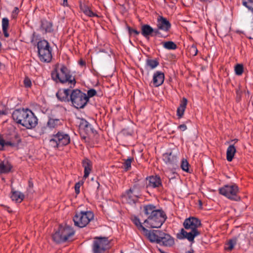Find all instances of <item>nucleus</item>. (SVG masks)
<instances>
[{
    "mask_svg": "<svg viewBox=\"0 0 253 253\" xmlns=\"http://www.w3.org/2000/svg\"><path fill=\"white\" fill-rule=\"evenodd\" d=\"M143 211L147 217L143 223L148 228H160L167 218L165 211L162 209H157L153 204L143 205Z\"/></svg>",
    "mask_w": 253,
    "mask_h": 253,
    "instance_id": "1",
    "label": "nucleus"
},
{
    "mask_svg": "<svg viewBox=\"0 0 253 253\" xmlns=\"http://www.w3.org/2000/svg\"><path fill=\"white\" fill-rule=\"evenodd\" d=\"M12 118L17 124L29 129L35 128L38 123L37 117L29 108L15 109L12 114Z\"/></svg>",
    "mask_w": 253,
    "mask_h": 253,
    "instance_id": "2",
    "label": "nucleus"
},
{
    "mask_svg": "<svg viewBox=\"0 0 253 253\" xmlns=\"http://www.w3.org/2000/svg\"><path fill=\"white\" fill-rule=\"evenodd\" d=\"M51 77L57 83L64 84L68 83L71 88H74L76 84L75 77L72 76L71 71L64 64H56L51 73Z\"/></svg>",
    "mask_w": 253,
    "mask_h": 253,
    "instance_id": "3",
    "label": "nucleus"
},
{
    "mask_svg": "<svg viewBox=\"0 0 253 253\" xmlns=\"http://www.w3.org/2000/svg\"><path fill=\"white\" fill-rule=\"evenodd\" d=\"M31 43L35 45L37 43L38 53L39 59L41 62L49 63L52 59V48L49 42L45 40H41L37 42L36 39V33L34 32L31 38Z\"/></svg>",
    "mask_w": 253,
    "mask_h": 253,
    "instance_id": "4",
    "label": "nucleus"
},
{
    "mask_svg": "<svg viewBox=\"0 0 253 253\" xmlns=\"http://www.w3.org/2000/svg\"><path fill=\"white\" fill-rule=\"evenodd\" d=\"M71 141L69 134L63 130L55 131L50 136L49 145L55 149H59L69 145Z\"/></svg>",
    "mask_w": 253,
    "mask_h": 253,
    "instance_id": "5",
    "label": "nucleus"
},
{
    "mask_svg": "<svg viewBox=\"0 0 253 253\" xmlns=\"http://www.w3.org/2000/svg\"><path fill=\"white\" fill-rule=\"evenodd\" d=\"M94 216L93 212L90 211H76L73 219L75 226L83 228L93 219Z\"/></svg>",
    "mask_w": 253,
    "mask_h": 253,
    "instance_id": "6",
    "label": "nucleus"
},
{
    "mask_svg": "<svg viewBox=\"0 0 253 253\" xmlns=\"http://www.w3.org/2000/svg\"><path fill=\"white\" fill-rule=\"evenodd\" d=\"M86 94L79 89H73L70 98L73 106L77 109L84 108L87 103Z\"/></svg>",
    "mask_w": 253,
    "mask_h": 253,
    "instance_id": "7",
    "label": "nucleus"
},
{
    "mask_svg": "<svg viewBox=\"0 0 253 253\" xmlns=\"http://www.w3.org/2000/svg\"><path fill=\"white\" fill-rule=\"evenodd\" d=\"M218 191L219 194L225 196L231 200L234 201H239L241 200L240 197L238 195L239 187L236 184L233 183L225 185L219 188Z\"/></svg>",
    "mask_w": 253,
    "mask_h": 253,
    "instance_id": "8",
    "label": "nucleus"
},
{
    "mask_svg": "<svg viewBox=\"0 0 253 253\" xmlns=\"http://www.w3.org/2000/svg\"><path fill=\"white\" fill-rule=\"evenodd\" d=\"M109 243L107 237H95L91 246L92 253H105L108 248Z\"/></svg>",
    "mask_w": 253,
    "mask_h": 253,
    "instance_id": "9",
    "label": "nucleus"
},
{
    "mask_svg": "<svg viewBox=\"0 0 253 253\" xmlns=\"http://www.w3.org/2000/svg\"><path fill=\"white\" fill-rule=\"evenodd\" d=\"M72 88L70 86L67 88H60L56 93V96L58 100L61 102H70L71 94Z\"/></svg>",
    "mask_w": 253,
    "mask_h": 253,
    "instance_id": "10",
    "label": "nucleus"
},
{
    "mask_svg": "<svg viewBox=\"0 0 253 253\" xmlns=\"http://www.w3.org/2000/svg\"><path fill=\"white\" fill-rule=\"evenodd\" d=\"M162 232V231L159 230H148L147 229V231H144L143 234L147 237L151 243H157L158 244L160 243Z\"/></svg>",
    "mask_w": 253,
    "mask_h": 253,
    "instance_id": "11",
    "label": "nucleus"
},
{
    "mask_svg": "<svg viewBox=\"0 0 253 253\" xmlns=\"http://www.w3.org/2000/svg\"><path fill=\"white\" fill-rule=\"evenodd\" d=\"M163 160L167 165L174 166L176 164L177 158L176 150L169 151L163 155Z\"/></svg>",
    "mask_w": 253,
    "mask_h": 253,
    "instance_id": "12",
    "label": "nucleus"
},
{
    "mask_svg": "<svg viewBox=\"0 0 253 253\" xmlns=\"http://www.w3.org/2000/svg\"><path fill=\"white\" fill-rule=\"evenodd\" d=\"M58 228L60 231L61 234H62L63 236L66 237L67 242H70L72 241V238L75 235V231L73 228L72 227L65 225H59Z\"/></svg>",
    "mask_w": 253,
    "mask_h": 253,
    "instance_id": "13",
    "label": "nucleus"
},
{
    "mask_svg": "<svg viewBox=\"0 0 253 253\" xmlns=\"http://www.w3.org/2000/svg\"><path fill=\"white\" fill-rule=\"evenodd\" d=\"M122 197L126 200V203L130 205L135 204L140 198L138 196L134 194L131 190L129 189L122 194Z\"/></svg>",
    "mask_w": 253,
    "mask_h": 253,
    "instance_id": "14",
    "label": "nucleus"
},
{
    "mask_svg": "<svg viewBox=\"0 0 253 253\" xmlns=\"http://www.w3.org/2000/svg\"><path fill=\"white\" fill-rule=\"evenodd\" d=\"M148 180V184L147 187H151L153 188H163L162 180L160 176L158 175L150 176L146 178Z\"/></svg>",
    "mask_w": 253,
    "mask_h": 253,
    "instance_id": "15",
    "label": "nucleus"
},
{
    "mask_svg": "<svg viewBox=\"0 0 253 253\" xmlns=\"http://www.w3.org/2000/svg\"><path fill=\"white\" fill-rule=\"evenodd\" d=\"M157 27L159 29L163 30L165 32H168L171 27L170 23L167 19V18L159 16L157 19Z\"/></svg>",
    "mask_w": 253,
    "mask_h": 253,
    "instance_id": "16",
    "label": "nucleus"
},
{
    "mask_svg": "<svg viewBox=\"0 0 253 253\" xmlns=\"http://www.w3.org/2000/svg\"><path fill=\"white\" fill-rule=\"evenodd\" d=\"M15 138L18 139V142H12L11 141H5L0 135V150H3L4 147L5 146H10L11 147L15 148L16 149H18V143L20 142V140L17 134H16Z\"/></svg>",
    "mask_w": 253,
    "mask_h": 253,
    "instance_id": "17",
    "label": "nucleus"
},
{
    "mask_svg": "<svg viewBox=\"0 0 253 253\" xmlns=\"http://www.w3.org/2000/svg\"><path fill=\"white\" fill-rule=\"evenodd\" d=\"M160 245L165 246H171L174 244L173 239L168 234H166L162 231L161 236L160 239Z\"/></svg>",
    "mask_w": 253,
    "mask_h": 253,
    "instance_id": "18",
    "label": "nucleus"
},
{
    "mask_svg": "<svg viewBox=\"0 0 253 253\" xmlns=\"http://www.w3.org/2000/svg\"><path fill=\"white\" fill-rule=\"evenodd\" d=\"M141 34L147 41H149L150 37H153V28L148 24L142 25Z\"/></svg>",
    "mask_w": 253,
    "mask_h": 253,
    "instance_id": "19",
    "label": "nucleus"
},
{
    "mask_svg": "<svg viewBox=\"0 0 253 253\" xmlns=\"http://www.w3.org/2000/svg\"><path fill=\"white\" fill-rule=\"evenodd\" d=\"M82 164L84 168V178H86L92 170V162L88 158H85L82 160Z\"/></svg>",
    "mask_w": 253,
    "mask_h": 253,
    "instance_id": "20",
    "label": "nucleus"
},
{
    "mask_svg": "<svg viewBox=\"0 0 253 253\" xmlns=\"http://www.w3.org/2000/svg\"><path fill=\"white\" fill-rule=\"evenodd\" d=\"M165 80L164 73L161 71H156L153 77V83L155 86L158 87L163 84Z\"/></svg>",
    "mask_w": 253,
    "mask_h": 253,
    "instance_id": "21",
    "label": "nucleus"
},
{
    "mask_svg": "<svg viewBox=\"0 0 253 253\" xmlns=\"http://www.w3.org/2000/svg\"><path fill=\"white\" fill-rule=\"evenodd\" d=\"M202 226L201 220L196 217L191 216V231L201 233V231L199 230Z\"/></svg>",
    "mask_w": 253,
    "mask_h": 253,
    "instance_id": "22",
    "label": "nucleus"
},
{
    "mask_svg": "<svg viewBox=\"0 0 253 253\" xmlns=\"http://www.w3.org/2000/svg\"><path fill=\"white\" fill-rule=\"evenodd\" d=\"M52 239L53 241L56 244H60L67 242L66 237L63 236L59 228L52 234Z\"/></svg>",
    "mask_w": 253,
    "mask_h": 253,
    "instance_id": "23",
    "label": "nucleus"
},
{
    "mask_svg": "<svg viewBox=\"0 0 253 253\" xmlns=\"http://www.w3.org/2000/svg\"><path fill=\"white\" fill-rule=\"evenodd\" d=\"M80 128L84 130L85 131L90 130L92 133L97 134L96 130H94L91 127V125L85 119H81L79 124Z\"/></svg>",
    "mask_w": 253,
    "mask_h": 253,
    "instance_id": "24",
    "label": "nucleus"
},
{
    "mask_svg": "<svg viewBox=\"0 0 253 253\" xmlns=\"http://www.w3.org/2000/svg\"><path fill=\"white\" fill-rule=\"evenodd\" d=\"M187 100L184 97L181 100L179 106L176 111V115L178 119H180L183 117L187 104Z\"/></svg>",
    "mask_w": 253,
    "mask_h": 253,
    "instance_id": "25",
    "label": "nucleus"
},
{
    "mask_svg": "<svg viewBox=\"0 0 253 253\" xmlns=\"http://www.w3.org/2000/svg\"><path fill=\"white\" fill-rule=\"evenodd\" d=\"M52 23L46 20H41V29L45 33H51L53 31Z\"/></svg>",
    "mask_w": 253,
    "mask_h": 253,
    "instance_id": "26",
    "label": "nucleus"
},
{
    "mask_svg": "<svg viewBox=\"0 0 253 253\" xmlns=\"http://www.w3.org/2000/svg\"><path fill=\"white\" fill-rule=\"evenodd\" d=\"M62 125V121L58 119L49 118L46 126L49 128H56L58 126Z\"/></svg>",
    "mask_w": 253,
    "mask_h": 253,
    "instance_id": "27",
    "label": "nucleus"
},
{
    "mask_svg": "<svg viewBox=\"0 0 253 253\" xmlns=\"http://www.w3.org/2000/svg\"><path fill=\"white\" fill-rule=\"evenodd\" d=\"M12 168V166L8 162L4 163L3 161H0V174L9 173Z\"/></svg>",
    "mask_w": 253,
    "mask_h": 253,
    "instance_id": "28",
    "label": "nucleus"
},
{
    "mask_svg": "<svg viewBox=\"0 0 253 253\" xmlns=\"http://www.w3.org/2000/svg\"><path fill=\"white\" fill-rule=\"evenodd\" d=\"M80 7L85 15L89 17H98V15L94 13L87 5L80 4Z\"/></svg>",
    "mask_w": 253,
    "mask_h": 253,
    "instance_id": "29",
    "label": "nucleus"
},
{
    "mask_svg": "<svg viewBox=\"0 0 253 253\" xmlns=\"http://www.w3.org/2000/svg\"><path fill=\"white\" fill-rule=\"evenodd\" d=\"M24 195L19 191H12L10 198L12 200L15 201L16 203H20L24 200Z\"/></svg>",
    "mask_w": 253,
    "mask_h": 253,
    "instance_id": "30",
    "label": "nucleus"
},
{
    "mask_svg": "<svg viewBox=\"0 0 253 253\" xmlns=\"http://www.w3.org/2000/svg\"><path fill=\"white\" fill-rule=\"evenodd\" d=\"M236 152V148L234 145H230L227 149L226 159L228 162H231Z\"/></svg>",
    "mask_w": 253,
    "mask_h": 253,
    "instance_id": "31",
    "label": "nucleus"
},
{
    "mask_svg": "<svg viewBox=\"0 0 253 253\" xmlns=\"http://www.w3.org/2000/svg\"><path fill=\"white\" fill-rule=\"evenodd\" d=\"M9 27V20L7 18L4 17L2 19V29L4 36L6 38L9 37L8 29Z\"/></svg>",
    "mask_w": 253,
    "mask_h": 253,
    "instance_id": "32",
    "label": "nucleus"
},
{
    "mask_svg": "<svg viewBox=\"0 0 253 253\" xmlns=\"http://www.w3.org/2000/svg\"><path fill=\"white\" fill-rule=\"evenodd\" d=\"M131 220L132 222L137 227V229L143 232L147 231V229L142 225V223L140 222V219L137 216H135L132 218Z\"/></svg>",
    "mask_w": 253,
    "mask_h": 253,
    "instance_id": "33",
    "label": "nucleus"
},
{
    "mask_svg": "<svg viewBox=\"0 0 253 253\" xmlns=\"http://www.w3.org/2000/svg\"><path fill=\"white\" fill-rule=\"evenodd\" d=\"M176 238L179 240L187 239L190 241V232H187L184 229L181 228L180 232L177 233Z\"/></svg>",
    "mask_w": 253,
    "mask_h": 253,
    "instance_id": "34",
    "label": "nucleus"
},
{
    "mask_svg": "<svg viewBox=\"0 0 253 253\" xmlns=\"http://www.w3.org/2000/svg\"><path fill=\"white\" fill-rule=\"evenodd\" d=\"M142 189V187L139 183H135L133 184L132 187H130L129 190H131V191L134 193V194L138 196L140 198L141 194V191Z\"/></svg>",
    "mask_w": 253,
    "mask_h": 253,
    "instance_id": "35",
    "label": "nucleus"
},
{
    "mask_svg": "<svg viewBox=\"0 0 253 253\" xmlns=\"http://www.w3.org/2000/svg\"><path fill=\"white\" fill-rule=\"evenodd\" d=\"M159 65V62L157 59H147L146 61V66L149 67L150 69H154Z\"/></svg>",
    "mask_w": 253,
    "mask_h": 253,
    "instance_id": "36",
    "label": "nucleus"
},
{
    "mask_svg": "<svg viewBox=\"0 0 253 253\" xmlns=\"http://www.w3.org/2000/svg\"><path fill=\"white\" fill-rule=\"evenodd\" d=\"M237 241V237H234L231 239H230L226 244L227 247H225V249L229 251H232L233 249L234 246L236 244Z\"/></svg>",
    "mask_w": 253,
    "mask_h": 253,
    "instance_id": "37",
    "label": "nucleus"
},
{
    "mask_svg": "<svg viewBox=\"0 0 253 253\" xmlns=\"http://www.w3.org/2000/svg\"><path fill=\"white\" fill-rule=\"evenodd\" d=\"M126 29H127L129 37H136L140 34V32L136 29H134L129 26L127 24L126 25Z\"/></svg>",
    "mask_w": 253,
    "mask_h": 253,
    "instance_id": "38",
    "label": "nucleus"
},
{
    "mask_svg": "<svg viewBox=\"0 0 253 253\" xmlns=\"http://www.w3.org/2000/svg\"><path fill=\"white\" fill-rule=\"evenodd\" d=\"M134 160L133 157L128 158V159L125 160V162L123 163V168L126 170H129L131 168V164L132 162Z\"/></svg>",
    "mask_w": 253,
    "mask_h": 253,
    "instance_id": "39",
    "label": "nucleus"
},
{
    "mask_svg": "<svg viewBox=\"0 0 253 253\" xmlns=\"http://www.w3.org/2000/svg\"><path fill=\"white\" fill-rule=\"evenodd\" d=\"M164 47L168 49H175L177 47L176 44L172 41L165 42L163 44Z\"/></svg>",
    "mask_w": 253,
    "mask_h": 253,
    "instance_id": "40",
    "label": "nucleus"
},
{
    "mask_svg": "<svg viewBox=\"0 0 253 253\" xmlns=\"http://www.w3.org/2000/svg\"><path fill=\"white\" fill-rule=\"evenodd\" d=\"M189 163L186 159L183 158L181 161L180 167L182 169L186 172L189 171Z\"/></svg>",
    "mask_w": 253,
    "mask_h": 253,
    "instance_id": "41",
    "label": "nucleus"
},
{
    "mask_svg": "<svg viewBox=\"0 0 253 253\" xmlns=\"http://www.w3.org/2000/svg\"><path fill=\"white\" fill-rule=\"evenodd\" d=\"M244 72V66L242 64H237L235 66V72L238 76L241 75Z\"/></svg>",
    "mask_w": 253,
    "mask_h": 253,
    "instance_id": "42",
    "label": "nucleus"
},
{
    "mask_svg": "<svg viewBox=\"0 0 253 253\" xmlns=\"http://www.w3.org/2000/svg\"><path fill=\"white\" fill-rule=\"evenodd\" d=\"M97 94V92L95 89L94 88H91L87 90L86 97L87 100V102L89 101V98L95 96Z\"/></svg>",
    "mask_w": 253,
    "mask_h": 253,
    "instance_id": "43",
    "label": "nucleus"
},
{
    "mask_svg": "<svg viewBox=\"0 0 253 253\" xmlns=\"http://www.w3.org/2000/svg\"><path fill=\"white\" fill-rule=\"evenodd\" d=\"M13 134L12 135L11 137H10V139L9 140H7V141H11V142H18V139H16L15 138V136L16 135V134H17L19 136V138L20 140V142L18 143V146H19V144L21 143L22 142V139L21 138V137L19 135V134H18L17 132H14L13 133Z\"/></svg>",
    "mask_w": 253,
    "mask_h": 253,
    "instance_id": "44",
    "label": "nucleus"
},
{
    "mask_svg": "<svg viewBox=\"0 0 253 253\" xmlns=\"http://www.w3.org/2000/svg\"><path fill=\"white\" fill-rule=\"evenodd\" d=\"M198 50L196 45L193 44L191 46V55H192L193 56H196L198 54Z\"/></svg>",
    "mask_w": 253,
    "mask_h": 253,
    "instance_id": "45",
    "label": "nucleus"
},
{
    "mask_svg": "<svg viewBox=\"0 0 253 253\" xmlns=\"http://www.w3.org/2000/svg\"><path fill=\"white\" fill-rule=\"evenodd\" d=\"M201 233H198L196 232H192L191 231V245L194 242V239L195 237L200 235Z\"/></svg>",
    "mask_w": 253,
    "mask_h": 253,
    "instance_id": "46",
    "label": "nucleus"
},
{
    "mask_svg": "<svg viewBox=\"0 0 253 253\" xmlns=\"http://www.w3.org/2000/svg\"><path fill=\"white\" fill-rule=\"evenodd\" d=\"M24 84L25 87H30L32 86V82L30 79L26 77L24 80Z\"/></svg>",
    "mask_w": 253,
    "mask_h": 253,
    "instance_id": "47",
    "label": "nucleus"
},
{
    "mask_svg": "<svg viewBox=\"0 0 253 253\" xmlns=\"http://www.w3.org/2000/svg\"><path fill=\"white\" fill-rule=\"evenodd\" d=\"M19 10L17 7H15L13 10L11 14V17L13 19H16L17 17V15L19 13Z\"/></svg>",
    "mask_w": 253,
    "mask_h": 253,
    "instance_id": "48",
    "label": "nucleus"
},
{
    "mask_svg": "<svg viewBox=\"0 0 253 253\" xmlns=\"http://www.w3.org/2000/svg\"><path fill=\"white\" fill-rule=\"evenodd\" d=\"M161 29H159L157 27V29H153L154 34L153 36H158L159 37H164L165 38L166 36H163L161 33L160 32Z\"/></svg>",
    "mask_w": 253,
    "mask_h": 253,
    "instance_id": "49",
    "label": "nucleus"
},
{
    "mask_svg": "<svg viewBox=\"0 0 253 253\" xmlns=\"http://www.w3.org/2000/svg\"><path fill=\"white\" fill-rule=\"evenodd\" d=\"M183 225L186 229H190V217L185 219Z\"/></svg>",
    "mask_w": 253,
    "mask_h": 253,
    "instance_id": "50",
    "label": "nucleus"
},
{
    "mask_svg": "<svg viewBox=\"0 0 253 253\" xmlns=\"http://www.w3.org/2000/svg\"><path fill=\"white\" fill-rule=\"evenodd\" d=\"M81 185L82 183H81L80 182L76 183L75 185V191L77 195H78L80 192V188Z\"/></svg>",
    "mask_w": 253,
    "mask_h": 253,
    "instance_id": "51",
    "label": "nucleus"
},
{
    "mask_svg": "<svg viewBox=\"0 0 253 253\" xmlns=\"http://www.w3.org/2000/svg\"><path fill=\"white\" fill-rule=\"evenodd\" d=\"M197 202L198 205L197 206H195V207L197 208L199 210L203 209V203L201 200H200L199 198H197Z\"/></svg>",
    "mask_w": 253,
    "mask_h": 253,
    "instance_id": "52",
    "label": "nucleus"
},
{
    "mask_svg": "<svg viewBox=\"0 0 253 253\" xmlns=\"http://www.w3.org/2000/svg\"><path fill=\"white\" fill-rule=\"evenodd\" d=\"M178 128L182 131H184L187 129V126L185 124H182L179 125Z\"/></svg>",
    "mask_w": 253,
    "mask_h": 253,
    "instance_id": "53",
    "label": "nucleus"
},
{
    "mask_svg": "<svg viewBox=\"0 0 253 253\" xmlns=\"http://www.w3.org/2000/svg\"><path fill=\"white\" fill-rule=\"evenodd\" d=\"M78 63L82 67H85L86 65L85 61H84L83 59H80L78 62Z\"/></svg>",
    "mask_w": 253,
    "mask_h": 253,
    "instance_id": "54",
    "label": "nucleus"
},
{
    "mask_svg": "<svg viewBox=\"0 0 253 253\" xmlns=\"http://www.w3.org/2000/svg\"><path fill=\"white\" fill-rule=\"evenodd\" d=\"M34 186L33 182L32 179H30L28 181V187L29 188H33Z\"/></svg>",
    "mask_w": 253,
    "mask_h": 253,
    "instance_id": "55",
    "label": "nucleus"
},
{
    "mask_svg": "<svg viewBox=\"0 0 253 253\" xmlns=\"http://www.w3.org/2000/svg\"><path fill=\"white\" fill-rule=\"evenodd\" d=\"M63 5L64 6H67L68 5L67 0H63Z\"/></svg>",
    "mask_w": 253,
    "mask_h": 253,
    "instance_id": "56",
    "label": "nucleus"
},
{
    "mask_svg": "<svg viewBox=\"0 0 253 253\" xmlns=\"http://www.w3.org/2000/svg\"><path fill=\"white\" fill-rule=\"evenodd\" d=\"M194 203H195V206H197L198 205L197 199L196 200H194Z\"/></svg>",
    "mask_w": 253,
    "mask_h": 253,
    "instance_id": "57",
    "label": "nucleus"
},
{
    "mask_svg": "<svg viewBox=\"0 0 253 253\" xmlns=\"http://www.w3.org/2000/svg\"><path fill=\"white\" fill-rule=\"evenodd\" d=\"M236 93H237V94L238 96V95L240 96V91L239 90H237L236 91Z\"/></svg>",
    "mask_w": 253,
    "mask_h": 253,
    "instance_id": "58",
    "label": "nucleus"
},
{
    "mask_svg": "<svg viewBox=\"0 0 253 253\" xmlns=\"http://www.w3.org/2000/svg\"><path fill=\"white\" fill-rule=\"evenodd\" d=\"M238 140L237 139H234V140H232V141H234V142H235V143H236V142L238 141Z\"/></svg>",
    "mask_w": 253,
    "mask_h": 253,
    "instance_id": "59",
    "label": "nucleus"
},
{
    "mask_svg": "<svg viewBox=\"0 0 253 253\" xmlns=\"http://www.w3.org/2000/svg\"><path fill=\"white\" fill-rule=\"evenodd\" d=\"M4 114H5V113L3 111H0V115H4Z\"/></svg>",
    "mask_w": 253,
    "mask_h": 253,
    "instance_id": "60",
    "label": "nucleus"
},
{
    "mask_svg": "<svg viewBox=\"0 0 253 253\" xmlns=\"http://www.w3.org/2000/svg\"><path fill=\"white\" fill-rule=\"evenodd\" d=\"M191 253H194V251L191 249Z\"/></svg>",
    "mask_w": 253,
    "mask_h": 253,
    "instance_id": "61",
    "label": "nucleus"
},
{
    "mask_svg": "<svg viewBox=\"0 0 253 253\" xmlns=\"http://www.w3.org/2000/svg\"><path fill=\"white\" fill-rule=\"evenodd\" d=\"M97 183H98V187H97V188L98 189V188H99V187L100 184H99V183L98 182Z\"/></svg>",
    "mask_w": 253,
    "mask_h": 253,
    "instance_id": "62",
    "label": "nucleus"
},
{
    "mask_svg": "<svg viewBox=\"0 0 253 253\" xmlns=\"http://www.w3.org/2000/svg\"><path fill=\"white\" fill-rule=\"evenodd\" d=\"M186 253H190V251L186 252Z\"/></svg>",
    "mask_w": 253,
    "mask_h": 253,
    "instance_id": "63",
    "label": "nucleus"
},
{
    "mask_svg": "<svg viewBox=\"0 0 253 253\" xmlns=\"http://www.w3.org/2000/svg\"><path fill=\"white\" fill-rule=\"evenodd\" d=\"M240 98V96L239 97H238V99H238V100H239Z\"/></svg>",
    "mask_w": 253,
    "mask_h": 253,
    "instance_id": "64",
    "label": "nucleus"
}]
</instances>
